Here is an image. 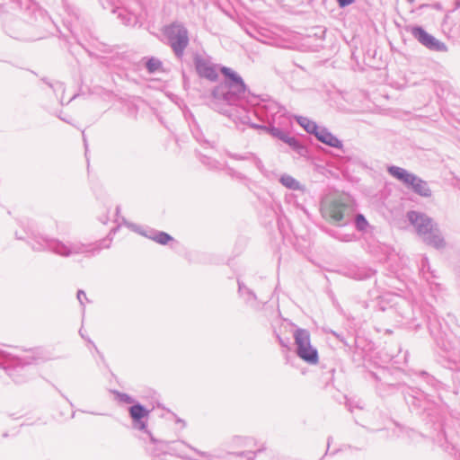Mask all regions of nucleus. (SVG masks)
Wrapping results in <instances>:
<instances>
[{"label": "nucleus", "mask_w": 460, "mask_h": 460, "mask_svg": "<svg viewBox=\"0 0 460 460\" xmlns=\"http://www.w3.org/2000/svg\"><path fill=\"white\" fill-rule=\"evenodd\" d=\"M374 232H363L364 239L367 243L369 252L374 254L385 255V261H393L396 257H400V253L395 249L385 243H381L379 236H375Z\"/></svg>", "instance_id": "11"}, {"label": "nucleus", "mask_w": 460, "mask_h": 460, "mask_svg": "<svg viewBox=\"0 0 460 460\" xmlns=\"http://www.w3.org/2000/svg\"><path fill=\"white\" fill-rule=\"evenodd\" d=\"M408 31L417 40L421 45L429 49V50L438 52H446L447 50V45L436 39L431 34L428 33L420 26H411L408 29Z\"/></svg>", "instance_id": "10"}, {"label": "nucleus", "mask_w": 460, "mask_h": 460, "mask_svg": "<svg viewBox=\"0 0 460 460\" xmlns=\"http://www.w3.org/2000/svg\"><path fill=\"white\" fill-rule=\"evenodd\" d=\"M125 226L128 227V228H130L131 230H136L135 229V226H133L132 224H129V223H125Z\"/></svg>", "instance_id": "39"}, {"label": "nucleus", "mask_w": 460, "mask_h": 460, "mask_svg": "<svg viewBox=\"0 0 460 460\" xmlns=\"http://www.w3.org/2000/svg\"><path fill=\"white\" fill-rule=\"evenodd\" d=\"M79 333L81 337L84 339L85 333H83L82 330L79 331Z\"/></svg>", "instance_id": "42"}, {"label": "nucleus", "mask_w": 460, "mask_h": 460, "mask_svg": "<svg viewBox=\"0 0 460 460\" xmlns=\"http://www.w3.org/2000/svg\"><path fill=\"white\" fill-rule=\"evenodd\" d=\"M112 232L103 239L89 245H82L78 248L75 245L67 246L61 241L49 238L40 232H15L16 239L26 240L34 252L49 251L60 256L67 257L72 253L100 252L102 249L109 248L113 240Z\"/></svg>", "instance_id": "1"}, {"label": "nucleus", "mask_w": 460, "mask_h": 460, "mask_svg": "<svg viewBox=\"0 0 460 460\" xmlns=\"http://www.w3.org/2000/svg\"><path fill=\"white\" fill-rule=\"evenodd\" d=\"M355 222L358 230H365L368 226L367 219L362 214H358L356 216Z\"/></svg>", "instance_id": "28"}, {"label": "nucleus", "mask_w": 460, "mask_h": 460, "mask_svg": "<svg viewBox=\"0 0 460 460\" xmlns=\"http://www.w3.org/2000/svg\"><path fill=\"white\" fill-rule=\"evenodd\" d=\"M79 333L81 337L84 339L85 333H83L82 330L79 331Z\"/></svg>", "instance_id": "43"}, {"label": "nucleus", "mask_w": 460, "mask_h": 460, "mask_svg": "<svg viewBox=\"0 0 460 460\" xmlns=\"http://www.w3.org/2000/svg\"><path fill=\"white\" fill-rule=\"evenodd\" d=\"M150 411L143 404L137 402L128 408V414L132 420V426L135 429L146 433L155 445L156 455H178V447L181 445L180 441L157 440L147 429V418Z\"/></svg>", "instance_id": "3"}, {"label": "nucleus", "mask_w": 460, "mask_h": 460, "mask_svg": "<svg viewBox=\"0 0 460 460\" xmlns=\"http://www.w3.org/2000/svg\"><path fill=\"white\" fill-rule=\"evenodd\" d=\"M36 361L31 355L19 357L0 349V367L12 378L15 384H23L30 379L28 367Z\"/></svg>", "instance_id": "4"}, {"label": "nucleus", "mask_w": 460, "mask_h": 460, "mask_svg": "<svg viewBox=\"0 0 460 460\" xmlns=\"http://www.w3.org/2000/svg\"><path fill=\"white\" fill-rule=\"evenodd\" d=\"M396 386L402 389L405 402L411 412L421 414L431 410L433 402L430 399V395L422 389L401 384L396 385Z\"/></svg>", "instance_id": "8"}, {"label": "nucleus", "mask_w": 460, "mask_h": 460, "mask_svg": "<svg viewBox=\"0 0 460 460\" xmlns=\"http://www.w3.org/2000/svg\"><path fill=\"white\" fill-rule=\"evenodd\" d=\"M222 74L228 79L212 92L211 105L218 112L232 116L227 106H233L244 95L246 85L242 77L229 67L222 66Z\"/></svg>", "instance_id": "2"}, {"label": "nucleus", "mask_w": 460, "mask_h": 460, "mask_svg": "<svg viewBox=\"0 0 460 460\" xmlns=\"http://www.w3.org/2000/svg\"><path fill=\"white\" fill-rule=\"evenodd\" d=\"M238 294L244 300L245 304L252 308H259L260 303L254 291L244 285L241 280H237Z\"/></svg>", "instance_id": "15"}, {"label": "nucleus", "mask_w": 460, "mask_h": 460, "mask_svg": "<svg viewBox=\"0 0 460 460\" xmlns=\"http://www.w3.org/2000/svg\"><path fill=\"white\" fill-rule=\"evenodd\" d=\"M144 237H146L152 241H155L160 244H167L170 243L171 247H173L178 242L174 240L170 234L166 232H137Z\"/></svg>", "instance_id": "18"}, {"label": "nucleus", "mask_w": 460, "mask_h": 460, "mask_svg": "<svg viewBox=\"0 0 460 460\" xmlns=\"http://www.w3.org/2000/svg\"><path fill=\"white\" fill-rule=\"evenodd\" d=\"M387 172L391 176L402 182L409 171L396 165H391L387 168Z\"/></svg>", "instance_id": "25"}, {"label": "nucleus", "mask_w": 460, "mask_h": 460, "mask_svg": "<svg viewBox=\"0 0 460 460\" xmlns=\"http://www.w3.org/2000/svg\"><path fill=\"white\" fill-rule=\"evenodd\" d=\"M396 386L402 389L405 402L411 412L421 414L431 410L433 402L430 399V395L422 389L401 384L396 385Z\"/></svg>", "instance_id": "7"}, {"label": "nucleus", "mask_w": 460, "mask_h": 460, "mask_svg": "<svg viewBox=\"0 0 460 460\" xmlns=\"http://www.w3.org/2000/svg\"><path fill=\"white\" fill-rule=\"evenodd\" d=\"M296 122L307 132L315 136L319 126L310 119L303 116H295Z\"/></svg>", "instance_id": "22"}, {"label": "nucleus", "mask_w": 460, "mask_h": 460, "mask_svg": "<svg viewBox=\"0 0 460 460\" xmlns=\"http://www.w3.org/2000/svg\"><path fill=\"white\" fill-rule=\"evenodd\" d=\"M76 297L82 305H84V300H87L85 292L81 289L77 291Z\"/></svg>", "instance_id": "34"}, {"label": "nucleus", "mask_w": 460, "mask_h": 460, "mask_svg": "<svg viewBox=\"0 0 460 460\" xmlns=\"http://www.w3.org/2000/svg\"><path fill=\"white\" fill-rule=\"evenodd\" d=\"M375 273V270L367 266L354 265L347 269L345 275L354 279L364 280L374 276Z\"/></svg>", "instance_id": "17"}, {"label": "nucleus", "mask_w": 460, "mask_h": 460, "mask_svg": "<svg viewBox=\"0 0 460 460\" xmlns=\"http://www.w3.org/2000/svg\"><path fill=\"white\" fill-rule=\"evenodd\" d=\"M323 217L333 224L344 226L351 220L353 208L347 197H326L321 204Z\"/></svg>", "instance_id": "5"}, {"label": "nucleus", "mask_w": 460, "mask_h": 460, "mask_svg": "<svg viewBox=\"0 0 460 460\" xmlns=\"http://www.w3.org/2000/svg\"><path fill=\"white\" fill-rule=\"evenodd\" d=\"M164 33L174 54L177 58H181L189 45V33L185 26L179 22H173L164 28Z\"/></svg>", "instance_id": "9"}, {"label": "nucleus", "mask_w": 460, "mask_h": 460, "mask_svg": "<svg viewBox=\"0 0 460 460\" xmlns=\"http://www.w3.org/2000/svg\"><path fill=\"white\" fill-rule=\"evenodd\" d=\"M176 421H177L178 423H182V424L184 425L183 420H181V419H179V418L177 419V420H176Z\"/></svg>", "instance_id": "44"}, {"label": "nucleus", "mask_w": 460, "mask_h": 460, "mask_svg": "<svg viewBox=\"0 0 460 460\" xmlns=\"http://www.w3.org/2000/svg\"><path fill=\"white\" fill-rule=\"evenodd\" d=\"M161 62L160 60L156 59V58H150L147 62H146V67L148 69L149 72H155L156 70L159 69V67L161 66Z\"/></svg>", "instance_id": "29"}, {"label": "nucleus", "mask_w": 460, "mask_h": 460, "mask_svg": "<svg viewBox=\"0 0 460 460\" xmlns=\"http://www.w3.org/2000/svg\"><path fill=\"white\" fill-rule=\"evenodd\" d=\"M301 239L303 243L299 242V237L296 236V241L294 243V247L296 250L305 252L310 246V236L309 233L306 232L304 235H301Z\"/></svg>", "instance_id": "24"}, {"label": "nucleus", "mask_w": 460, "mask_h": 460, "mask_svg": "<svg viewBox=\"0 0 460 460\" xmlns=\"http://www.w3.org/2000/svg\"><path fill=\"white\" fill-rule=\"evenodd\" d=\"M280 182L289 190H296L301 189L299 181L288 174H284L280 177Z\"/></svg>", "instance_id": "23"}, {"label": "nucleus", "mask_w": 460, "mask_h": 460, "mask_svg": "<svg viewBox=\"0 0 460 460\" xmlns=\"http://www.w3.org/2000/svg\"><path fill=\"white\" fill-rule=\"evenodd\" d=\"M127 14H122L121 13H119V17L121 19L122 22L125 25H131L136 22V17L135 16H128L127 17Z\"/></svg>", "instance_id": "32"}, {"label": "nucleus", "mask_w": 460, "mask_h": 460, "mask_svg": "<svg viewBox=\"0 0 460 460\" xmlns=\"http://www.w3.org/2000/svg\"><path fill=\"white\" fill-rule=\"evenodd\" d=\"M332 334L334 337H336L340 341H341L345 346H349V344L345 341L344 337L341 334H340V333H338V332H336L334 331H332Z\"/></svg>", "instance_id": "35"}, {"label": "nucleus", "mask_w": 460, "mask_h": 460, "mask_svg": "<svg viewBox=\"0 0 460 460\" xmlns=\"http://www.w3.org/2000/svg\"><path fill=\"white\" fill-rule=\"evenodd\" d=\"M87 341H88L90 343H92V344H93V348H94L95 351L99 354L100 358H101L102 361H104V356H103V354H102V353H101V352L99 351V349H98V348L96 347V345H95V344H94V343H93L90 339H87Z\"/></svg>", "instance_id": "37"}, {"label": "nucleus", "mask_w": 460, "mask_h": 460, "mask_svg": "<svg viewBox=\"0 0 460 460\" xmlns=\"http://www.w3.org/2000/svg\"><path fill=\"white\" fill-rule=\"evenodd\" d=\"M414 182L411 184L410 189L415 192L416 194L424 197V198H429L432 194L431 190L429 187V184L427 181L417 177L416 181H413Z\"/></svg>", "instance_id": "20"}, {"label": "nucleus", "mask_w": 460, "mask_h": 460, "mask_svg": "<svg viewBox=\"0 0 460 460\" xmlns=\"http://www.w3.org/2000/svg\"><path fill=\"white\" fill-rule=\"evenodd\" d=\"M332 439V437H329L328 438V441H327V445H328V447H330V444H331V440ZM329 450V448H327V451Z\"/></svg>", "instance_id": "41"}, {"label": "nucleus", "mask_w": 460, "mask_h": 460, "mask_svg": "<svg viewBox=\"0 0 460 460\" xmlns=\"http://www.w3.org/2000/svg\"><path fill=\"white\" fill-rule=\"evenodd\" d=\"M340 7H346L355 2V0H337Z\"/></svg>", "instance_id": "36"}, {"label": "nucleus", "mask_w": 460, "mask_h": 460, "mask_svg": "<svg viewBox=\"0 0 460 460\" xmlns=\"http://www.w3.org/2000/svg\"><path fill=\"white\" fill-rule=\"evenodd\" d=\"M114 394L116 395L117 400L122 403L133 405L136 402L134 398L128 394L114 391Z\"/></svg>", "instance_id": "27"}, {"label": "nucleus", "mask_w": 460, "mask_h": 460, "mask_svg": "<svg viewBox=\"0 0 460 460\" xmlns=\"http://www.w3.org/2000/svg\"><path fill=\"white\" fill-rule=\"evenodd\" d=\"M279 233L281 234L282 238L285 240V239L287 238V235H286V234H284V232H279Z\"/></svg>", "instance_id": "46"}, {"label": "nucleus", "mask_w": 460, "mask_h": 460, "mask_svg": "<svg viewBox=\"0 0 460 460\" xmlns=\"http://www.w3.org/2000/svg\"><path fill=\"white\" fill-rule=\"evenodd\" d=\"M331 236L338 241H341V242H352L356 239V235L355 234L352 232V233H348V234H344L342 232H338V231H335V232H328Z\"/></svg>", "instance_id": "26"}, {"label": "nucleus", "mask_w": 460, "mask_h": 460, "mask_svg": "<svg viewBox=\"0 0 460 460\" xmlns=\"http://www.w3.org/2000/svg\"><path fill=\"white\" fill-rule=\"evenodd\" d=\"M421 376L425 377L428 384H432L434 382V378L429 376L426 372H421Z\"/></svg>", "instance_id": "38"}, {"label": "nucleus", "mask_w": 460, "mask_h": 460, "mask_svg": "<svg viewBox=\"0 0 460 460\" xmlns=\"http://www.w3.org/2000/svg\"><path fill=\"white\" fill-rule=\"evenodd\" d=\"M264 449H258L255 452H238L229 453L226 460H259L260 456L263 454Z\"/></svg>", "instance_id": "21"}, {"label": "nucleus", "mask_w": 460, "mask_h": 460, "mask_svg": "<svg viewBox=\"0 0 460 460\" xmlns=\"http://www.w3.org/2000/svg\"><path fill=\"white\" fill-rule=\"evenodd\" d=\"M417 177L418 176L416 174L408 172L402 183L410 189L411 184L414 182L413 181H416Z\"/></svg>", "instance_id": "31"}, {"label": "nucleus", "mask_w": 460, "mask_h": 460, "mask_svg": "<svg viewBox=\"0 0 460 460\" xmlns=\"http://www.w3.org/2000/svg\"><path fill=\"white\" fill-rule=\"evenodd\" d=\"M268 131L275 137L282 140L283 142L288 144L293 148L298 147V141L296 137H290L288 133L280 129L279 128L270 127L268 128Z\"/></svg>", "instance_id": "19"}, {"label": "nucleus", "mask_w": 460, "mask_h": 460, "mask_svg": "<svg viewBox=\"0 0 460 460\" xmlns=\"http://www.w3.org/2000/svg\"><path fill=\"white\" fill-rule=\"evenodd\" d=\"M407 218L416 230H433L437 226L429 216L420 211H409Z\"/></svg>", "instance_id": "12"}, {"label": "nucleus", "mask_w": 460, "mask_h": 460, "mask_svg": "<svg viewBox=\"0 0 460 460\" xmlns=\"http://www.w3.org/2000/svg\"><path fill=\"white\" fill-rule=\"evenodd\" d=\"M417 177L418 176L416 174L408 172L402 183L410 189L411 184L414 182L413 181H416Z\"/></svg>", "instance_id": "30"}, {"label": "nucleus", "mask_w": 460, "mask_h": 460, "mask_svg": "<svg viewBox=\"0 0 460 460\" xmlns=\"http://www.w3.org/2000/svg\"><path fill=\"white\" fill-rule=\"evenodd\" d=\"M276 338L280 344L281 347L288 349L289 347V339L288 338H282L279 333L275 332Z\"/></svg>", "instance_id": "33"}, {"label": "nucleus", "mask_w": 460, "mask_h": 460, "mask_svg": "<svg viewBox=\"0 0 460 460\" xmlns=\"http://www.w3.org/2000/svg\"><path fill=\"white\" fill-rule=\"evenodd\" d=\"M2 437H3V438H7V437H8V433H7V432H4V433L2 434Z\"/></svg>", "instance_id": "45"}, {"label": "nucleus", "mask_w": 460, "mask_h": 460, "mask_svg": "<svg viewBox=\"0 0 460 460\" xmlns=\"http://www.w3.org/2000/svg\"><path fill=\"white\" fill-rule=\"evenodd\" d=\"M293 337L296 355L309 365H316L319 361V354L317 349L311 343L309 331L296 327Z\"/></svg>", "instance_id": "6"}, {"label": "nucleus", "mask_w": 460, "mask_h": 460, "mask_svg": "<svg viewBox=\"0 0 460 460\" xmlns=\"http://www.w3.org/2000/svg\"><path fill=\"white\" fill-rule=\"evenodd\" d=\"M315 137L319 141L329 146L338 149H341L343 147L342 142L324 127L319 128Z\"/></svg>", "instance_id": "16"}, {"label": "nucleus", "mask_w": 460, "mask_h": 460, "mask_svg": "<svg viewBox=\"0 0 460 460\" xmlns=\"http://www.w3.org/2000/svg\"><path fill=\"white\" fill-rule=\"evenodd\" d=\"M419 240L429 246L436 249H442L446 245L441 232H416Z\"/></svg>", "instance_id": "14"}, {"label": "nucleus", "mask_w": 460, "mask_h": 460, "mask_svg": "<svg viewBox=\"0 0 460 460\" xmlns=\"http://www.w3.org/2000/svg\"><path fill=\"white\" fill-rule=\"evenodd\" d=\"M195 66L198 74L201 77H205L212 82L217 79V66L214 65L208 58L200 56L195 58Z\"/></svg>", "instance_id": "13"}, {"label": "nucleus", "mask_w": 460, "mask_h": 460, "mask_svg": "<svg viewBox=\"0 0 460 460\" xmlns=\"http://www.w3.org/2000/svg\"><path fill=\"white\" fill-rule=\"evenodd\" d=\"M411 436H412V437H417V436H420V434H418L417 432H415L414 430H411Z\"/></svg>", "instance_id": "40"}]
</instances>
